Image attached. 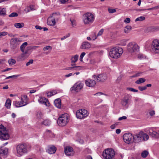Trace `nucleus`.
I'll use <instances>...</instances> for the list:
<instances>
[{
	"instance_id": "36",
	"label": "nucleus",
	"mask_w": 159,
	"mask_h": 159,
	"mask_svg": "<svg viewBox=\"0 0 159 159\" xmlns=\"http://www.w3.org/2000/svg\"><path fill=\"white\" fill-rule=\"evenodd\" d=\"M42 123L45 126H49L51 124V121L48 119H46L43 121Z\"/></svg>"
},
{
	"instance_id": "3",
	"label": "nucleus",
	"mask_w": 159,
	"mask_h": 159,
	"mask_svg": "<svg viewBox=\"0 0 159 159\" xmlns=\"http://www.w3.org/2000/svg\"><path fill=\"white\" fill-rule=\"evenodd\" d=\"M28 145L27 144L23 143L18 145L16 147L17 155L20 157L24 154L27 152Z\"/></svg>"
},
{
	"instance_id": "20",
	"label": "nucleus",
	"mask_w": 159,
	"mask_h": 159,
	"mask_svg": "<svg viewBox=\"0 0 159 159\" xmlns=\"http://www.w3.org/2000/svg\"><path fill=\"white\" fill-rule=\"evenodd\" d=\"M47 24L50 26H54L56 24V21L50 16L47 19Z\"/></svg>"
},
{
	"instance_id": "25",
	"label": "nucleus",
	"mask_w": 159,
	"mask_h": 159,
	"mask_svg": "<svg viewBox=\"0 0 159 159\" xmlns=\"http://www.w3.org/2000/svg\"><path fill=\"white\" fill-rule=\"evenodd\" d=\"M8 149L7 148H0V154L2 155H7V154Z\"/></svg>"
},
{
	"instance_id": "58",
	"label": "nucleus",
	"mask_w": 159,
	"mask_h": 159,
	"mask_svg": "<svg viewBox=\"0 0 159 159\" xmlns=\"http://www.w3.org/2000/svg\"><path fill=\"white\" fill-rule=\"evenodd\" d=\"M121 78H122L121 76L120 75V76H119L118 77L117 79L116 80V82L117 83H119V82L121 80Z\"/></svg>"
},
{
	"instance_id": "31",
	"label": "nucleus",
	"mask_w": 159,
	"mask_h": 159,
	"mask_svg": "<svg viewBox=\"0 0 159 159\" xmlns=\"http://www.w3.org/2000/svg\"><path fill=\"white\" fill-rule=\"evenodd\" d=\"M150 135L152 137L155 138H157V132L155 131H152V132H149Z\"/></svg>"
},
{
	"instance_id": "26",
	"label": "nucleus",
	"mask_w": 159,
	"mask_h": 159,
	"mask_svg": "<svg viewBox=\"0 0 159 159\" xmlns=\"http://www.w3.org/2000/svg\"><path fill=\"white\" fill-rule=\"evenodd\" d=\"M48 152L50 154L55 153L56 151V148L54 146L50 147L47 150Z\"/></svg>"
},
{
	"instance_id": "53",
	"label": "nucleus",
	"mask_w": 159,
	"mask_h": 159,
	"mask_svg": "<svg viewBox=\"0 0 159 159\" xmlns=\"http://www.w3.org/2000/svg\"><path fill=\"white\" fill-rule=\"evenodd\" d=\"M159 7L158 6H157L155 7H153L151 8H148V9H145L146 10H154L157 9Z\"/></svg>"
},
{
	"instance_id": "23",
	"label": "nucleus",
	"mask_w": 159,
	"mask_h": 159,
	"mask_svg": "<svg viewBox=\"0 0 159 159\" xmlns=\"http://www.w3.org/2000/svg\"><path fill=\"white\" fill-rule=\"evenodd\" d=\"M54 104L55 106L58 108L61 107V101L60 98H57L54 101Z\"/></svg>"
},
{
	"instance_id": "39",
	"label": "nucleus",
	"mask_w": 159,
	"mask_h": 159,
	"mask_svg": "<svg viewBox=\"0 0 159 159\" xmlns=\"http://www.w3.org/2000/svg\"><path fill=\"white\" fill-rule=\"evenodd\" d=\"M8 62L10 65H12L16 63V61L14 59H11L8 60Z\"/></svg>"
},
{
	"instance_id": "16",
	"label": "nucleus",
	"mask_w": 159,
	"mask_h": 159,
	"mask_svg": "<svg viewBox=\"0 0 159 159\" xmlns=\"http://www.w3.org/2000/svg\"><path fill=\"white\" fill-rule=\"evenodd\" d=\"M85 83L86 86L89 87H93L96 84V82L95 80L90 79L86 80Z\"/></svg>"
},
{
	"instance_id": "55",
	"label": "nucleus",
	"mask_w": 159,
	"mask_h": 159,
	"mask_svg": "<svg viewBox=\"0 0 159 159\" xmlns=\"http://www.w3.org/2000/svg\"><path fill=\"white\" fill-rule=\"evenodd\" d=\"M52 92L51 91L48 92H47V94L48 97H51L53 95Z\"/></svg>"
},
{
	"instance_id": "44",
	"label": "nucleus",
	"mask_w": 159,
	"mask_h": 159,
	"mask_svg": "<svg viewBox=\"0 0 159 159\" xmlns=\"http://www.w3.org/2000/svg\"><path fill=\"white\" fill-rule=\"evenodd\" d=\"M20 76V75H13L10 76L6 77L5 79L6 80L10 78H17Z\"/></svg>"
},
{
	"instance_id": "42",
	"label": "nucleus",
	"mask_w": 159,
	"mask_h": 159,
	"mask_svg": "<svg viewBox=\"0 0 159 159\" xmlns=\"http://www.w3.org/2000/svg\"><path fill=\"white\" fill-rule=\"evenodd\" d=\"M6 130V128L5 127L2 125H0V133L5 132Z\"/></svg>"
},
{
	"instance_id": "50",
	"label": "nucleus",
	"mask_w": 159,
	"mask_h": 159,
	"mask_svg": "<svg viewBox=\"0 0 159 159\" xmlns=\"http://www.w3.org/2000/svg\"><path fill=\"white\" fill-rule=\"evenodd\" d=\"M141 74L142 73L141 72H138V73H136L134 75L132 76L131 77L133 78L138 77L140 76V74Z\"/></svg>"
},
{
	"instance_id": "27",
	"label": "nucleus",
	"mask_w": 159,
	"mask_h": 159,
	"mask_svg": "<svg viewBox=\"0 0 159 159\" xmlns=\"http://www.w3.org/2000/svg\"><path fill=\"white\" fill-rule=\"evenodd\" d=\"M11 104V100L9 98L7 99L5 103V106L7 108L10 109V108Z\"/></svg>"
},
{
	"instance_id": "22",
	"label": "nucleus",
	"mask_w": 159,
	"mask_h": 159,
	"mask_svg": "<svg viewBox=\"0 0 159 159\" xmlns=\"http://www.w3.org/2000/svg\"><path fill=\"white\" fill-rule=\"evenodd\" d=\"M30 49V48H29L26 50L25 52H23V53L19 57V58L22 60H23L25 59V57H28L29 54H28V52L29 50Z\"/></svg>"
},
{
	"instance_id": "34",
	"label": "nucleus",
	"mask_w": 159,
	"mask_h": 159,
	"mask_svg": "<svg viewBox=\"0 0 159 159\" xmlns=\"http://www.w3.org/2000/svg\"><path fill=\"white\" fill-rule=\"evenodd\" d=\"M146 81V79L145 78H142L139 79L135 82V83L137 84H141L144 82Z\"/></svg>"
},
{
	"instance_id": "38",
	"label": "nucleus",
	"mask_w": 159,
	"mask_h": 159,
	"mask_svg": "<svg viewBox=\"0 0 159 159\" xmlns=\"http://www.w3.org/2000/svg\"><path fill=\"white\" fill-rule=\"evenodd\" d=\"M46 134L50 137H52L54 135L49 130H47L46 131Z\"/></svg>"
},
{
	"instance_id": "1",
	"label": "nucleus",
	"mask_w": 159,
	"mask_h": 159,
	"mask_svg": "<svg viewBox=\"0 0 159 159\" xmlns=\"http://www.w3.org/2000/svg\"><path fill=\"white\" fill-rule=\"evenodd\" d=\"M148 139V135L142 131L136 133L133 135V142L135 143H138L142 141H146Z\"/></svg>"
},
{
	"instance_id": "17",
	"label": "nucleus",
	"mask_w": 159,
	"mask_h": 159,
	"mask_svg": "<svg viewBox=\"0 0 159 159\" xmlns=\"http://www.w3.org/2000/svg\"><path fill=\"white\" fill-rule=\"evenodd\" d=\"M129 95H126L122 100L121 103L124 106H128L129 102Z\"/></svg>"
},
{
	"instance_id": "19",
	"label": "nucleus",
	"mask_w": 159,
	"mask_h": 159,
	"mask_svg": "<svg viewBox=\"0 0 159 159\" xmlns=\"http://www.w3.org/2000/svg\"><path fill=\"white\" fill-rule=\"evenodd\" d=\"M39 102L47 106V103L49 104L48 100L44 97H41L38 99Z\"/></svg>"
},
{
	"instance_id": "11",
	"label": "nucleus",
	"mask_w": 159,
	"mask_h": 159,
	"mask_svg": "<svg viewBox=\"0 0 159 159\" xmlns=\"http://www.w3.org/2000/svg\"><path fill=\"white\" fill-rule=\"evenodd\" d=\"M83 83L80 81L78 82L70 88V90L71 91H75L76 92H79L83 88Z\"/></svg>"
},
{
	"instance_id": "5",
	"label": "nucleus",
	"mask_w": 159,
	"mask_h": 159,
	"mask_svg": "<svg viewBox=\"0 0 159 159\" xmlns=\"http://www.w3.org/2000/svg\"><path fill=\"white\" fill-rule=\"evenodd\" d=\"M83 19L85 24H90L94 21V17L92 14L88 12L83 15Z\"/></svg>"
},
{
	"instance_id": "47",
	"label": "nucleus",
	"mask_w": 159,
	"mask_h": 159,
	"mask_svg": "<svg viewBox=\"0 0 159 159\" xmlns=\"http://www.w3.org/2000/svg\"><path fill=\"white\" fill-rule=\"evenodd\" d=\"M49 49H50L51 50L52 49V47L50 46H46L45 47H44V48H43V50L44 51H46Z\"/></svg>"
},
{
	"instance_id": "64",
	"label": "nucleus",
	"mask_w": 159,
	"mask_h": 159,
	"mask_svg": "<svg viewBox=\"0 0 159 159\" xmlns=\"http://www.w3.org/2000/svg\"><path fill=\"white\" fill-rule=\"evenodd\" d=\"M35 28L36 29H39L41 30L43 29V28L41 27L40 26L37 25L35 26Z\"/></svg>"
},
{
	"instance_id": "30",
	"label": "nucleus",
	"mask_w": 159,
	"mask_h": 159,
	"mask_svg": "<svg viewBox=\"0 0 159 159\" xmlns=\"http://www.w3.org/2000/svg\"><path fill=\"white\" fill-rule=\"evenodd\" d=\"M14 26L16 28H21L24 26V24L22 23H16L14 24Z\"/></svg>"
},
{
	"instance_id": "7",
	"label": "nucleus",
	"mask_w": 159,
	"mask_h": 159,
	"mask_svg": "<svg viewBox=\"0 0 159 159\" xmlns=\"http://www.w3.org/2000/svg\"><path fill=\"white\" fill-rule=\"evenodd\" d=\"M127 50L130 53L137 52L139 50V47L135 42L129 43L127 45Z\"/></svg>"
},
{
	"instance_id": "35",
	"label": "nucleus",
	"mask_w": 159,
	"mask_h": 159,
	"mask_svg": "<svg viewBox=\"0 0 159 159\" xmlns=\"http://www.w3.org/2000/svg\"><path fill=\"white\" fill-rule=\"evenodd\" d=\"M131 30V27L130 26L127 25L124 28V31L125 33H129Z\"/></svg>"
},
{
	"instance_id": "2",
	"label": "nucleus",
	"mask_w": 159,
	"mask_h": 159,
	"mask_svg": "<svg viewBox=\"0 0 159 159\" xmlns=\"http://www.w3.org/2000/svg\"><path fill=\"white\" fill-rule=\"evenodd\" d=\"M123 52V49L121 48L114 47L111 48L109 52L110 57L117 59L120 57Z\"/></svg>"
},
{
	"instance_id": "12",
	"label": "nucleus",
	"mask_w": 159,
	"mask_h": 159,
	"mask_svg": "<svg viewBox=\"0 0 159 159\" xmlns=\"http://www.w3.org/2000/svg\"><path fill=\"white\" fill-rule=\"evenodd\" d=\"M152 50L155 53H159V42L155 40L152 43Z\"/></svg>"
},
{
	"instance_id": "46",
	"label": "nucleus",
	"mask_w": 159,
	"mask_h": 159,
	"mask_svg": "<svg viewBox=\"0 0 159 159\" xmlns=\"http://www.w3.org/2000/svg\"><path fill=\"white\" fill-rule=\"evenodd\" d=\"M85 55V53L84 52H83L81 54L80 57V60L81 61H83V57L84 56V55Z\"/></svg>"
},
{
	"instance_id": "4",
	"label": "nucleus",
	"mask_w": 159,
	"mask_h": 159,
	"mask_svg": "<svg viewBox=\"0 0 159 159\" xmlns=\"http://www.w3.org/2000/svg\"><path fill=\"white\" fill-rule=\"evenodd\" d=\"M69 116L67 114L61 115L57 120V123L59 126H65L69 121Z\"/></svg>"
},
{
	"instance_id": "14",
	"label": "nucleus",
	"mask_w": 159,
	"mask_h": 159,
	"mask_svg": "<svg viewBox=\"0 0 159 159\" xmlns=\"http://www.w3.org/2000/svg\"><path fill=\"white\" fill-rule=\"evenodd\" d=\"M65 154L68 156H73L74 152L73 148L70 146H66L64 149Z\"/></svg>"
},
{
	"instance_id": "37",
	"label": "nucleus",
	"mask_w": 159,
	"mask_h": 159,
	"mask_svg": "<svg viewBox=\"0 0 159 159\" xmlns=\"http://www.w3.org/2000/svg\"><path fill=\"white\" fill-rule=\"evenodd\" d=\"M148 154V151L146 150H144L141 153V156L145 158L147 156Z\"/></svg>"
},
{
	"instance_id": "15",
	"label": "nucleus",
	"mask_w": 159,
	"mask_h": 159,
	"mask_svg": "<svg viewBox=\"0 0 159 159\" xmlns=\"http://www.w3.org/2000/svg\"><path fill=\"white\" fill-rule=\"evenodd\" d=\"M159 31V26H150L146 29L144 32L146 33L153 32Z\"/></svg>"
},
{
	"instance_id": "49",
	"label": "nucleus",
	"mask_w": 159,
	"mask_h": 159,
	"mask_svg": "<svg viewBox=\"0 0 159 159\" xmlns=\"http://www.w3.org/2000/svg\"><path fill=\"white\" fill-rule=\"evenodd\" d=\"M127 89L128 90H129V91H132V92H138V90H137L134 89V88H127Z\"/></svg>"
},
{
	"instance_id": "8",
	"label": "nucleus",
	"mask_w": 159,
	"mask_h": 159,
	"mask_svg": "<svg viewBox=\"0 0 159 159\" xmlns=\"http://www.w3.org/2000/svg\"><path fill=\"white\" fill-rule=\"evenodd\" d=\"M21 42L19 39L17 38H12L10 41V47L11 49H16Z\"/></svg>"
},
{
	"instance_id": "28",
	"label": "nucleus",
	"mask_w": 159,
	"mask_h": 159,
	"mask_svg": "<svg viewBox=\"0 0 159 159\" xmlns=\"http://www.w3.org/2000/svg\"><path fill=\"white\" fill-rule=\"evenodd\" d=\"M36 118L38 120L42 119L43 116V114L41 111L37 112L36 114Z\"/></svg>"
},
{
	"instance_id": "21",
	"label": "nucleus",
	"mask_w": 159,
	"mask_h": 159,
	"mask_svg": "<svg viewBox=\"0 0 159 159\" xmlns=\"http://www.w3.org/2000/svg\"><path fill=\"white\" fill-rule=\"evenodd\" d=\"M91 45L88 42H85L82 44L80 48L82 49H87L91 47Z\"/></svg>"
},
{
	"instance_id": "43",
	"label": "nucleus",
	"mask_w": 159,
	"mask_h": 159,
	"mask_svg": "<svg viewBox=\"0 0 159 159\" xmlns=\"http://www.w3.org/2000/svg\"><path fill=\"white\" fill-rule=\"evenodd\" d=\"M81 67L79 66H71L66 67L65 69L66 70H72L73 69H75L76 68H79Z\"/></svg>"
},
{
	"instance_id": "32",
	"label": "nucleus",
	"mask_w": 159,
	"mask_h": 159,
	"mask_svg": "<svg viewBox=\"0 0 159 159\" xmlns=\"http://www.w3.org/2000/svg\"><path fill=\"white\" fill-rule=\"evenodd\" d=\"M13 103L15 106L16 107H20L23 106H24L26 105L27 104L25 103L24 105H21V103H20V102L15 101L13 102Z\"/></svg>"
},
{
	"instance_id": "9",
	"label": "nucleus",
	"mask_w": 159,
	"mask_h": 159,
	"mask_svg": "<svg viewBox=\"0 0 159 159\" xmlns=\"http://www.w3.org/2000/svg\"><path fill=\"white\" fill-rule=\"evenodd\" d=\"M88 115L87 111L84 109H81L77 110L76 112V116L78 118L83 119Z\"/></svg>"
},
{
	"instance_id": "54",
	"label": "nucleus",
	"mask_w": 159,
	"mask_h": 159,
	"mask_svg": "<svg viewBox=\"0 0 159 159\" xmlns=\"http://www.w3.org/2000/svg\"><path fill=\"white\" fill-rule=\"evenodd\" d=\"M34 61L33 59H30V60L29 61L27 62L26 64V66H28L30 64H32L33 63Z\"/></svg>"
},
{
	"instance_id": "10",
	"label": "nucleus",
	"mask_w": 159,
	"mask_h": 159,
	"mask_svg": "<svg viewBox=\"0 0 159 159\" xmlns=\"http://www.w3.org/2000/svg\"><path fill=\"white\" fill-rule=\"evenodd\" d=\"M92 78L95 80L96 79L97 81L98 82H104L107 79V76L106 74L103 73L97 75H93L92 76Z\"/></svg>"
},
{
	"instance_id": "6",
	"label": "nucleus",
	"mask_w": 159,
	"mask_h": 159,
	"mask_svg": "<svg viewBox=\"0 0 159 159\" xmlns=\"http://www.w3.org/2000/svg\"><path fill=\"white\" fill-rule=\"evenodd\" d=\"M115 155V151L111 148L105 150L102 153V156L105 159H111L114 157Z\"/></svg>"
},
{
	"instance_id": "59",
	"label": "nucleus",
	"mask_w": 159,
	"mask_h": 159,
	"mask_svg": "<svg viewBox=\"0 0 159 159\" xmlns=\"http://www.w3.org/2000/svg\"><path fill=\"white\" fill-rule=\"evenodd\" d=\"M130 20L129 18H127L125 20L124 22L126 23H129L130 22Z\"/></svg>"
},
{
	"instance_id": "33",
	"label": "nucleus",
	"mask_w": 159,
	"mask_h": 159,
	"mask_svg": "<svg viewBox=\"0 0 159 159\" xmlns=\"http://www.w3.org/2000/svg\"><path fill=\"white\" fill-rule=\"evenodd\" d=\"M79 56L78 55H75L74 57H72L71 59V63H75L78 59Z\"/></svg>"
},
{
	"instance_id": "56",
	"label": "nucleus",
	"mask_w": 159,
	"mask_h": 159,
	"mask_svg": "<svg viewBox=\"0 0 159 159\" xmlns=\"http://www.w3.org/2000/svg\"><path fill=\"white\" fill-rule=\"evenodd\" d=\"M103 30H104L103 29H102L98 34L97 36H98L100 35H101L102 34Z\"/></svg>"
},
{
	"instance_id": "45",
	"label": "nucleus",
	"mask_w": 159,
	"mask_h": 159,
	"mask_svg": "<svg viewBox=\"0 0 159 159\" xmlns=\"http://www.w3.org/2000/svg\"><path fill=\"white\" fill-rule=\"evenodd\" d=\"M18 14L16 12H13L9 15V17H14L18 16Z\"/></svg>"
},
{
	"instance_id": "62",
	"label": "nucleus",
	"mask_w": 159,
	"mask_h": 159,
	"mask_svg": "<svg viewBox=\"0 0 159 159\" xmlns=\"http://www.w3.org/2000/svg\"><path fill=\"white\" fill-rule=\"evenodd\" d=\"M117 125V124H115L113 125H112L111 126V129H114L116 125Z\"/></svg>"
},
{
	"instance_id": "24",
	"label": "nucleus",
	"mask_w": 159,
	"mask_h": 159,
	"mask_svg": "<svg viewBox=\"0 0 159 159\" xmlns=\"http://www.w3.org/2000/svg\"><path fill=\"white\" fill-rule=\"evenodd\" d=\"M55 21H58L60 18V14L57 13H53L50 16Z\"/></svg>"
},
{
	"instance_id": "51",
	"label": "nucleus",
	"mask_w": 159,
	"mask_h": 159,
	"mask_svg": "<svg viewBox=\"0 0 159 159\" xmlns=\"http://www.w3.org/2000/svg\"><path fill=\"white\" fill-rule=\"evenodd\" d=\"M108 11L109 13H113L116 11V10L114 9H108Z\"/></svg>"
},
{
	"instance_id": "18",
	"label": "nucleus",
	"mask_w": 159,
	"mask_h": 159,
	"mask_svg": "<svg viewBox=\"0 0 159 159\" xmlns=\"http://www.w3.org/2000/svg\"><path fill=\"white\" fill-rule=\"evenodd\" d=\"M9 138V134L6 130L5 132L0 133V138L2 140H6Z\"/></svg>"
},
{
	"instance_id": "57",
	"label": "nucleus",
	"mask_w": 159,
	"mask_h": 159,
	"mask_svg": "<svg viewBox=\"0 0 159 159\" xmlns=\"http://www.w3.org/2000/svg\"><path fill=\"white\" fill-rule=\"evenodd\" d=\"M70 21L72 25L74 27L75 26V20H71L70 19Z\"/></svg>"
},
{
	"instance_id": "40",
	"label": "nucleus",
	"mask_w": 159,
	"mask_h": 159,
	"mask_svg": "<svg viewBox=\"0 0 159 159\" xmlns=\"http://www.w3.org/2000/svg\"><path fill=\"white\" fill-rule=\"evenodd\" d=\"M6 10L5 8H3L1 9L0 11V15L2 16L5 15L6 14Z\"/></svg>"
},
{
	"instance_id": "48",
	"label": "nucleus",
	"mask_w": 159,
	"mask_h": 159,
	"mask_svg": "<svg viewBox=\"0 0 159 159\" xmlns=\"http://www.w3.org/2000/svg\"><path fill=\"white\" fill-rule=\"evenodd\" d=\"M139 89L141 91H143L147 89L146 87L145 86L143 87L139 86L138 87Z\"/></svg>"
},
{
	"instance_id": "60",
	"label": "nucleus",
	"mask_w": 159,
	"mask_h": 159,
	"mask_svg": "<svg viewBox=\"0 0 159 159\" xmlns=\"http://www.w3.org/2000/svg\"><path fill=\"white\" fill-rule=\"evenodd\" d=\"M126 118H127V117L126 116H122V117L119 118L118 119V120H122L126 119Z\"/></svg>"
},
{
	"instance_id": "63",
	"label": "nucleus",
	"mask_w": 159,
	"mask_h": 159,
	"mask_svg": "<svg viewBox=\"0 0 159 159\" xmlns=\"http://www.w3.org/2000/svg\"><path fill=\"white\" fill-rule=\"evenodd\" d=\"M149 113L150 116H152L155 114V111L153 110L152 111H151L149 112Z\"/></svg>"
},
{
	"instance_id": "41",
	"label": "nucleus",
	"mask_w": 159,
	"mask_h": 159,
	"mask_svg": "<svg viewBox=\"0 0 159 159\" xmlns=\"http://www.w3.org/2000/svg\"><path fill=\"white\" fill-rule=\"evenodd\" d=\"M145 19V17L143 16H141L137 18L135 20V21H141L144 20Z\"/></svg>"
},
{
	"instance_id": "61",
	"label": "nucleus",
	"mask_w": 159,
	"mask_h": 159,
	"mask_svg": "<svg viewBox=\"0 0 159 159\" xmlns=\"http://www.w3.org/2000/svg\"><path fill=\"white\" fill-rule=\"evenodd\" d=\"M104 94L102 92H98L94 94L95 96H99L102 95H103Z\"/></svg>"
},
{
	"instance_id": "29",
	"label": "nucleus",
	"mask_w": 159,
	"mask_h": 159,
	"mask_svg": "<svg viewBox=\"0 0 159 159\" xmlns=\"http://www.w3.org/2000/svg\"><path fill=\"white\" fill-rule=\"evenodd\" d=\"M28 45V43L27 42L24 43L20 46V49L22 52H24L25 48V47Z\"/></svg>"
},
{
	"instance_id": "13",
	"label": "nucleus",
	"mask_w": 159,
	"mask_h": 159,
	"mask_svg": "<svg viewBox=\"0 0 159 159\" xmlns=\"http://www.w3.org/2000/svg\"><path fill=\"white\" fill-rule=\"evenodd\" d=\"M123 137L124 141L126 143H129L131 141L133 142V135L130 133L125 134Z\"/></svg>"
},
{
	"instance_id": "52",
	"label": "nucleus",
	"mask_w": 159,
	"mask_h": 159,
	"mask_svg": "<svg viewBox=\"0 0 159 159\" xmlns=\"http://www.w3.org/2000/svg\"><path fill=\"white\" fill-rule=\"evenodd\" d=\"M7 34V33L5 31L0 32V37L5 36Z\"/></svg>"
}]
</instances>
